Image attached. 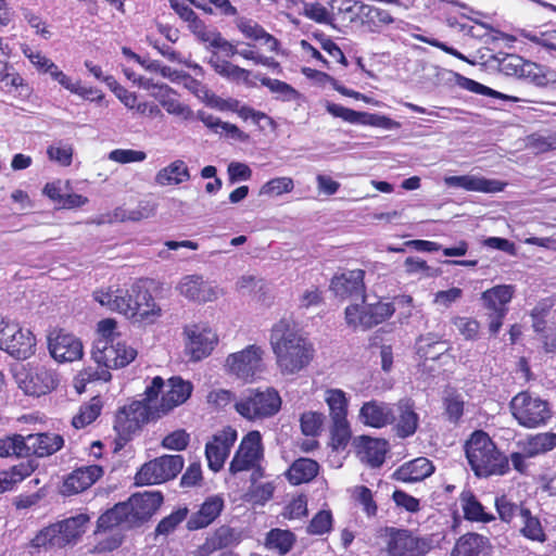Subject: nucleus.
<instances>
[{
  "label": "nucleus",
  "mask_w": 556,
  "mask_h": 556,
  "mask_svg": "<svg viewBox=\"0 0 556 556\" xmlns=\"http://www.w3.org/2000/svg\"><path fill=\"white\" fill-rule=\"evenodd\" d=\"M73 153V146L62 140L54 142L47 149L49 160L61 166H70L72 164Z\"/></svg>",
  "instance_id": "obj_55"
},
{
  "label": "nucleus",
  "mask_w": 556,
  "mask_h": 556,
  "mask_svg": "<svg viewBox=\"0 0 556 556\" xmlns=\"http://www.w3.org/2000/svg\"><path fill=\"white\" fill-rule=\"evenodd\" d=\"M468 463L477 477L503 476L509 470V459L495 445L491 437L473 431L465 444Z\"/></svg>",
  "instance_id": "obj_3"
},
{
  "label": "nucleus",
  "mask_w": 556,
  "mask_h": 556,
  "mask_svg": "<svg viewBox=\"0 0 556 556\" xmlns=\"http://www.w3.org/2000/svg\"><path fill=\"white\" fill-rule=\"evenodd\" d=\"M7 332L1 349L17 358H27L34 353L36 338L29 329H23L16 323L7 324Z\"/></svg>",
  "instance_id": "obj_23"
},
{
  "label": "nucleus",
  "mask_w": 556,
  "mask_h": 556,
  "mask_svg": "<svg viewBox=\"0 0 556 556\" xmlns=\"http://www.w3.org/2000/svg\"><path fill=\"white\" fill-rule=\"evenodd\" d=\"M294 189V181L291 177H275L263 184L258 190L260 197L276 198L290 193Z\"/></svg>",
  "instance_id": "obj_49"
},
{
  "label": "nucleus",
  "mask_w": 556,
  "mask_h": 556,
  "mask_svg": "<svg viewBox=\"0 0 556 556\" xmlns=\"http://www.w3.org/2000/svg\"><path fill=\"white\" fill-rule=\"evenodd\" d=\"M26 457V437L21 434H14L0 439V457Z\"/></svg>",
  "instance_id": "obj_53"
},
{
  "label": "nucleus",
  "mask_w": 556,
  "mask_h": 556,
  "mask_svg": "<svg viewBox=\"0 0 556 556\" xmlns=\"http://www.w3.org/2000/svg\"><path fill=\"white\" fill-rule=\"evenodd\" d=\"M184 468L181 455H164L146 463L137 472V484H159L174 479Z\"/></svg>",
  "instance_id": "obj_12"
},
{
  "label": "nucleus",
  "mask_w": 556,
  "mask_h": 556,
  "mask_svg": "<svg viewBox=\"0 0 556 556\" xmlns=\"http://www.w3.org/2000/svg\"><path fill=\"white\" fill-rule=\"evenodd\" d=\"M228 530H219L215 535L207 538L205 542L200 545L193 553L192 556H210L217 549H220L227 545L225 536Z\"/></svg>",
  "instance_id": "obj_58"
},
{
  "label": "nucleus",
  "mask_w": 556,
  "mask_h": 556,
  "mask_svg": "<svg viewBox=\"0 0 556 556\" xmlns=\"http://www.w3.org/2000/svg\"><path fill=\"white\" fill-rule=\"evenodd\" d=\"M33 471V467L29 464H20L13 466L10 470L0 472V493L11 490L14 484L21 482L28 477Z\"/></svg>",
  "instance_id": "obj_51"
},
{
  "label": "nucleus",
  "mask_w": 556,
  "mask_h": 556,
  "mask_svg": "<svg viewBox=\"0 0 556 556\" xmlns=\"http://www.w3.org/2000/svg\"><path fill=\"white\" fill-rule=\"evenodd\" d=\"M102 402L100 397L94 396L88 403L80 406L79 412L73 417L72 424L76 429L84 428L93 422L100 415Z\"/></svg>",
  "instance_id": "obj_46"
},
{
  "label": "nucleus",
  "mask_w": 556,
  "mask_h": 556,
  "mask_svg": "<svg viewBox=\"0 0 556 556\" xmlns=\"http://www.w3.org/2000/svg\"><path fill=\"white\" fill-rule=\"evenodd\" d=\"M180 295L199 303L216 301L222 290L213 282L206 281L202 276L189 275L181 278L177 285Z\"/></svg>",
  "instance_id": "obj_22"
},
{
  "label": "nucleus",
  "mask_w": 556,
  "mask_h": 556,
  "mask_svg": "<svg viewBox=\"0 0 556 556\" xmlns=\"http://www.w3.org/2000/svg\"><path fill=\"white\" fill-rule=\"evenodd\" d=\"M192 384L180 377H172L166 382L161 377L153 378L146 389V395L161 417L184 404L192 393Z\"/></svg>",
  "instance_id": "obj_4"
},
{
  "label": "nucleus",
  "mask_w": 556,
  "mask_h": 556,
  "mask_svg": "<svg viewBox=\"0 0 556 556\" xmlns=\"http://www.w3.org/2000/svg\"><path fill=\"white\" fill-rule=\"evenodd\" d=\"M459 501L467 520L486 523L495 519L493 514L484 510V507L471 491H464Z\"/></svg>",
  "instance_id": "obj_39"
},
{
  "label": "nucleus",
  "mask_w": 556,
  "mask_h": 556,
  "mask_svg": "<svg viewBox=\"0 0 556 556\" xmlns=\"http://www.w3.org/2000/svg\"><path fill=\"white\" fill-rule=\"evenodd\" d=\"M516 289L511 285H497L482 292L481 302L488 313V328L493 336L497 334L508 313V304Z\"/></svg>",
  "instance_id": "obj_10"
},
{
  "label": "nucleus",
  "mask_w": 556,
  "mask_h": 556,
  "mask_svg": "<svg viewBox=\"0 0 556 556\" xmlns=\"http://www.w3.org/2000/svg\"><path fill=\"white\" fill-rule=\"evenodd\" d=\"M545 308L541 305L535 306L531 312L534 331L540 333V340L544 344L546 352L556 351V327L554 324L547 325L543 319Z\"/></svg>",
  "instance_id": "obj_38"
},
{
  "label": "nucleus",
  "mask_w": 556,
  "mask_h": 556,
  "mask_svg": "<svg viewBox=\"0 0 556 556\" xmlns=\"http://www.w3.org/2000/svg\"><path fill=\"white\" fill-rule=\"evenodd\" d=\"M117 323L112 318H106L98 323V339L94 343L111 344L113 341L122 339L121 334L116 331Z\"/></svg>",
  "instance_id": "obj_59"
},
{
  "label": "nucleus",
  "mask_w": 556,
  "mask_h": 556,
  "mask_svg": "<svg viewBox=\"0 0 556 556\" xmlns=\"http://www.w3.org/2000/svg\"><path fill=\"white\" fill-rule=\"evenodd\" d=\"M395 307L390 302H378L376 304L358 305L353 304L345 308V320L349 326L355 329H369L391 317Z\"/></svg>",
  "instance_id": "obj_13"
},
{
  "label": "nucleus",
  "mask_w": 556,
  "mask_h": 556,
  "mask_svg": "<svg viewBox=\"0 0 556 556\" xmlns=\"http://www.w3.org/2000/svg\"><path fill=\"white\" fill-rule=\"evenodd\" d=\"M153 97H155L168 114L178 116L182 119H189L192 117L191 109L187 104L180 102L176 98V93L166 85L160 86L159 91L154 92Z\"/></svg>",
  "instance_id": "obj_37"
},
{
  "label": "nucleus",
  "mask_w": 556,
  "mask_h": 556,
  "mask_svg": "<svg viewBox=\"0 0 556 556\" xmlns=\"http://www.w3.org/2000/svg\"><path fill=\"white\" fill-rule=\"evenodd\" d=\"M260 80L263 86L267 87L273 93L276 94L277 99L281 101H295L299 100L301 97L300 92L296 89H294L291 85L282 80L269 77H262Z\"/></svg>",
  "instance_id": "obj_52"
},
{
  "label": "nucleus",
  "mask_w": 556,
  "mask_h": 556,
  "mask_svg": "<svg viewBox=\"0 0 556 556\" xmlns=\"http://www.w3.org/2000/svg\"><path fill=\"white\" fill-rule=\"evenodd\" d=\"M186 351L194 361L208 356L218 342L216 331L207 324L200 323L185 327Z\"/></svg>",
  "instance_id": "obj_16"
},
{
  "label": "nucleus",
  "mask_w": 556,
  "mask_h": 556,
  "mask_svg": "<svg viewBox=\"0 0 556 556\" xmlns=\"http://www.w3.org/2000/svg\"><path fill=\"white\" fill-rule=\"evenodd\" d=\"M333 528V516L331 510L321 509L314 515L306 531L311 535L328 534Z\"/></svg>",
  "instance_id": "obj_54"
},
{
  "label": "nucleus",
  "mask_w": 556,
  "mask_h": 556,
  "mask_svg": "<svg viewBox=\"0 0 556 556\" xmlns=\"http://www.w3.org/2000/svg\"><path fill=\"white\" fill-rule=\"evenodd\" d=\"M210 64L214 68V71L223 76L224 78L237 83L244 84L247 86H252V81L250 79L251 72L242 68L238 65L232 64L229 61L220 59L218 55L214 54L210 59Z\"/></svg>",
  "instance_id": "obj_36"
},
{
  "label": "nucleus",
  "mask_w": 556,
  "mask_h": 556,
  "mask_svg": "<svg viewBox=\"0 0 556 556\" xmlns=\"http://www.w3.org/2000/svg\"><path fill=\"white\" fill-rule=\"evenodd\" d=\"M444 184L470 192L496 193L504 190L506 184L497 179H489L479 175L446 176Z\"/></svg>",
  "instance_id": "obj_25"
},
{
  "label": "nucleus",
  "mask_w": 556,
  "mask_h": 556,
  "mask_svg": "<svg viewBox=\"0 0 556 556\" xmlns=\"http://www.w3.org/2000/svg\"><path fill=\"white\" fill-rule=\"evenodd\" d=\"M93 299L112 312L123 314L134 324L151 325L162 315L152 294L136 283L130 290L109 286L93 292Z\"/></svg>",
  "instance_id": "obj_2"
},
{
  "label": "nucleus",
  "mask_w": 556,
  "mask_h": 556,
  "mask_svg": "<svg viewBox=\"0 0 556 556\" xmlns=\"http://www.w3.org/2000/svg\"><path fill=\"white\" fill-rule=\"evenodd\" d=\"M89 517L79 514L42 529L33 540L34 547H63L75 543L86 531Z\"/></svg>",
  "instance_id": "obj_7"
},
{
  "label": "nucleus",
  "mask_w": 556,
  "mask_h": 556,
  "mask_svg": "<svg viewBox=\"0 0 556 556\" xmlns=\"http://www.w3.org/2000/svg\"><path fill=\"white\" fill-rule=\"evenodd\" d=\"M191 179L190 169L184 160L177 159L159 169L154 181L160 187L179 186Z\"/></svg>",
  "instance_id": "obj_31"
},
{
  "label": "nucleus",
  "mask_w": 556,
  "mask_h": 556,
  "mask_svg": "<svg viewBox=\"0 0 556 556\" xmlns=\"http://www.w3.org/2000/svg\"><path fill=\"white\" fill-rule=\"evenodd\" d=\"M237 441V431L226 427L216 432L205 445V455L211 470L219 471Z\"/></svg>",
  "instance_id": "obj_20"
},
{
  "label": "nucleus",
  "mask_w": 556,
  "mask_h": 556,
  "mask_svg": "<svg viewBox=\"0 0 556 556\" xmlns=\"http://www.w3.org/2000/svg\"><path fill=\"white\" fill-rule=\"evenodd\" d=\"M295 541L294 534L288 530L273 529L267 533L266 547L277 551L279 554H287Z\"/></svg>",
  "instance_id": "obj_47"
},
{
  "label": "nucleus",
  "mask_w": 556,
  "mask_h": 556,
  "mask_svg": "<svg viewBox=\"0 0 556 556\" xmlns=\"http://www.w3.org/2000/svg\"><path fill=\"white\" fill-rule=\"evenodd\" d=\"M163 503L161 492H143L137 493L124 502L128 523L136 527L148 520L160 508Z\"/></svg>",
  "instance_id": "obj_19"
},
{
  "label": "nucleus",
  "mask_w": 556,
  "mask_h": 556,
  "mask_svg": "<svg viewBox=\"0 0 556 556\" xmlns=\"http://www.w3.org/2000/svg\"><path fill=\"white\" fill-rule=\"evenodd\" d=\"M365 271L362 269L346 270L336 275L330 282V289L341 299L355 298L365 301Z\"/></svg>",
  "instance_id": "obj_24"
},
{
  "label": "nucleus",
  "mask_w": 556,
  "mask_h": 556,
  "mask_svg": "<svg viewBox=\"0 0 556 556\" xmlns=\"http://www.w3.org/2000/svg\"><path fill=\"white\" fill-rule=\"evenodd\" d=\"M172 8L175 12L186 22L189 23V27L194 34L201 37L203 40H211L205 31L203 23L198 18L192 9L186 3H179L178 1L172 0Z\"/></svg>",
  "instance_id": "obj_50"
},
{
  "label": "nucleus",
  "mask_w": 556,
  "mask_h": 556,
  "mask_svg": "<svg viewBox=\"0 0 556 556\" xmlns=\"http://www.w3.org/2000/svg\"><path fill=\"white\" fill-rule=\"evenodd\" d=\"M127 516L123 503H118L99 517L98 530L106 531L115 527L131 528Z\"/></svg>",
  "instance_id": "obj_45"
},
{
  "label": "nucleus",
  "mask_w": 556,
  "mask_h": 556,
  "mask_svg": "<svg viewBox=\"0 0 556 556\" xmlns=\"http://www.w3.org/2000/svg\"><path fill=\"white\" fill-rule=\"evenodd\" d=\"M326 111L333 117H338L353 125H367L382 129H396L400 124L381 114L357 112L330 101L325 102Z\"/></svg>",
  "instance_id": "obj_17"
},
{
  "label": "nucleus",
  "mask_w": 556,
  "mask_h": 556,
  "mask_svg": "<svg viewBox=\"0 0 556 556\" xmlns=\"http://www.w3.org/2000/svg\"><path fill=\"white\" fill-rule=\"evenodd\" d=\"M357 455L363 463L371 467H379L386 457L388 442L382 439H374L362 435L355 440Z\"/></svg>",
  "instance_id": "obj_30"
},
{
  "label": "nucleus",
  "mask_w": 556,
  "mask_h": 556,
  "mask_svg": "<svg viewBox=\"0 0 556 556\" xmlns=\"http://www.w3.org/2000/svg\"><path fill=\"white\" fill-rule=\"evenodd\" d=\"M389 553L391 556H422L426 543L406 530H399L390 539Z\"/></svg>",
  "instance_id": "obj_28"
},
{
  "label": "nucleus",
  "mask_w": 556,
  "mask_h": 556,
  "mask_svg": "<svg viewBox=\"0 0 556 556\" xmlns=\"http://www.w3.org/2000/svg\"><path fill=\"white\" fill-rule=\"evenodd\" d=\"M49 352L60 362H75L84 354L81 341L72 333L63 330H53L48 337Z\"/></svg>",
  "instance_id": "obj_21"
},
{
  "label": "nucleus",
  "mask_w": 556,
  "mask_h": 556,
  "mask_svg": "<svg viewBox=\"0 0 556 556\" xmlns=\"http://www.w3.org/2000/svg\"><path fill=\"white\" fill-rule=\"evenodd\" d=\"M444 414L450 422H458L464 414L463 396L455 393H448L444 397Z\"/></svg>",
  "instance_id": "obj_57"
},
{
  "label": "nucleus",
  "mask_w": 556,
  "mask_h": 556,
  "mask_svg": "<svg viewBox=\"0 0 556 556\" xmlns=\"http://www.w3.org/2000/svg\"><path fill=\"white\" fill-rule=\"evenodd\" d=\"M137 350L123 339L108 344L94 343L92 358L99 366H103L100 372H97L96 379L108 381L111 379L110 369L123 368L129 365L137 356Z\"/></svg>",
  "instance_id": "obj_8"
},
{
  "label": "nucleus",
  "mask_w": 556,
  "mask_h": 556,
  "mask_svg": "<svg viewBox=\"0 0 556 556\" xmlns=\"http://www.w3.org/2000/svg\"><path fill=\"white\" fill-rule=\"evenodd\" d=\"M518 446H525L526 454L534 457L556 447V433L542 432L529 435L527 439L519 441Z\"/></svg>",
  "instance_id": "obj_41"
},
{
  "label": "nucleus",
  "mask_w": 556,
  "mask_h": 556,
  "mask_svg": "<svg viewBox=\"0 0 556 556\" xmlns=\"http://www.w3.org/2000/svg\"><path fill=\"white\" fill-rule=\"evenodd\" d=\"M453 325L465 340L475 341L480 334V323L471 317L456 316L452 319Z\"/></svg>",
  "instance_id": "obj_56"
},
{
  "label": "nucleus",
  "mask_w": 556,
  "mask_h": 556,
  "mask_svg": "<svg viewBox=\"0 0 556 556\" xmlns=\"http://www.w3.org/2000/svg\"><path fill=\"white\" fill-rule=\"evenodd\" d=\"M108 157L119 164L140 163L147 159V153L132 149H115L109 153Z\"/></svg>",
  "instance_id": "obj_60"
},
{
  "label": "nucleus",
  "mask_w": 556,
  "mask_h": 556,
  "mask_svg": "<svg viewBox=\"0 0 556 556\" xmlns=\"http://www.w3.org/2000/svg\"><path fill=\"white\" fill-rule=\"evenodd\" d=\"M202 123L212 129L216 134H226L228 137L235 140L243 141L247 136L236 125L223 122L216 116L202 114L200 116Z\"/></svg>",
  "instance_id": "obj_48"
},
{
  "label": "nucleus",
  "mask_w": 556,
  "mask_h": 556,
  "mask_svg": "<svg viewBox=\"0 0 556 556\" xmlns=\"http://www.w3.org/2000/svg\"><path fill=\"white\" fill-rule=\"evenodd\" d=\"M485 544V539L477 533H467L460 536L451 556H479Z\"/></svg>",
  "instance_id": "obj_44"
},
{
  "label": "nucleus",
  "mask_w": 556,
  "mask_h": 556,
  "mask_svg": "<svg viewBox=\"0 0 556 556\" xmlns=\"http://www.w3.org/2000/svg\"><path fill=\"white\" fill-rule=\"evenodd\" d=\"M520 533L528 540L544 543L547 539L539 517L531 514L528 508L520 509Z\"/></svg>",
  "instance_id": "obj_43"
},
{
  "label": "nucleus",
  "mask_w": 556,
  "mask_h": 556,
  "mask_svg": "<svg viewBox=\"0 0 556 556\" xmlns=\"http://www.w3.org/2000/svg\"><path fill=\"white\" fill-rule=\"evenodd\" d=\"M394 406V414L396 421V431L399 437L407 438L413 435L418 427V415L414 410V405L409 400H401Z\"/></svg>",
  "instance_id": "obj_34"
},
{
  "label": "nucleus",
  "mask_w": 556,
  "mask_h": 556,
  "mask_svg": "<svg viewBox=\"0 0 556 556\" xmlns=\"http://www.w3.org/2000/svg\"><path fill=\"white\" fill-rule=\"evenodd\" d=\"M358 17L371 33H378L382 26L395 21L389 11L365 3H361L358 8Z\"/></svg>",
  "instance_id": "obj_35"
},
{
  "label": "nucleus",
  "mask_w": 556,
  "mask_h": 556,
  "mask_svg": "<svg viewBox=\"0 0 556 556\" xmlns=\"http://www.w3.org/2000/svg\"><path fill=\"white\" fill-rule=\"evenodd\" d=\"M103 473L98 465L77 468L67 476L63 483V493L66 495L76 494L91 486Z\"/></svg>",
  "instance_id": "obj_29"
},
{
  "label": "nucleus",
  "mask_w": 556,
  "mask_h": 556,
  "mask_svg": "<svg viewBox=\"0 0 556 556\" xmlns=\"http://www.w3.org/2000/svg\"><path fill=\"white\" fill-rule=\"evenodd\" d=\"M324 415L316 412H306L301 416V429L305 435H316L320 431Z\"/></svg>",
  "instance_id": "obj_64"
},
{
  "label": "nucleus",
  "mask_w": 556,
  "mask_h": 556,
  "mask_svg": "<svg viewBox=\"0 0 556 556\" xmlns=\"http://www.w3.org/2000/svg\"><path fill=\"white\" fill-rule=\"evenodd\" d=\"M303 15L320 24H329L332 21L331 14L327 8L318 2H305L303 5Z\"/></svg>",
  "instance_id": "obj_63"
},
{
  "label": "nucleus",
  "mask_w": 556,
  "mask_h": 556,
  "mask_svg": "<svg viewBox=\"0 0 556 556\" xmlns=\"http://www.w3.org/2000/svg\"><path fill=\"white\" fill-rule=\"evenodd\" d=\"M358 418L366 426L383 428L395 420L394 406L372 400L363 404Z\"/></svg>",
  "instance_id": "obj_26"
},
{
  "label": "nucleus",
  "mask_w": 556,
  "mask_h": 556,
  "mask_svg": "<svg viewBox=\"0 0 556 556\" xmlns=\"http://www.w3.org/2000/svg\"><path fill=\"white\" fill-rule=\"evenodd\" d=\"M520 71V78H525L538 87H545L556 81V73L554 71L530 61L525 60Z\"/></svg>",
  "instance_id": "obj_42"
},
{
  "label": "nucleus",
  "mask_w": 556,
  "mask_h": 556,
  "mask_svg": "<svg viewBox=\"0 0 556 556\" xmlns=\"http://www.w3.org/2000/svg\"><path fill=\"white\" fill-rule=\"evenodd\" d=\"M463 296V290L452 287L447 290H440L433 294L432 303L438 308H450L454 303L458 302Z\"/></svg>",
  "instance_id": "obj_62"
},
{
  "label": "nucleus",
  "mask_w": 556,
  "mask_h": 556,
  "mask_svg": "<svg viewBox=\"0 0 556 556\" xmlns=\"http://www.w3.org/2000/svg\"><path fill=\"white\" fill-rule=\"evenodd\" d=\"M64 444V440L56 433H34L26 437L28 456L35 454L39 457L58 452Z\"/></svg>",
  "instance_id": "obj_32"
},
{
  "label": "nucleus",
  "mask_w": 556,
  "mask_h": 556,
  "mask_svg": "<svg viewBox=\"0 0 556 556\" xmlns=\"http://www.w3.org/2000/svg\"><path fill=\"white\" fill-rule=\"evenodd\" d=\"M319 465L311 458H299L293 462L287 471L290 483L298 485L314 479L318 473Z\"/></svg>",
  "instance_id": "obj_40"
},
{
  "label": "nucleus",
  "mask_w": 556,
  "mask_h": 556,
  "mask_svg": "<svg viewBox=\"0 0 556 556\" xmlns=\"http://www.w3.org/2000/svg\"><path fill=\"white\" fill-rule=\"evenodd\" d=\"M224 500L219 495L210 496L201 505L198 513L188 520V529L198 530L211 525L222 513Z\"/></svg>",
  "instance_id": "obj_33"
},
{
  "label": "nucleus",
  "mask_w": 556,
  "mask_h": 556,
  "mask_svg": "<svg viewBox=\"0 0 556 556\" xmlns=\"http://www.w3.org/2000/svg\"><path fill=\"white\" fill-rule=\"evenodd\" d=\"M14 378L25 394L34 396L50 393L59 383L56 372L45 365L23 366L15 370Z\"/></svg>",
  "instance_id": "obj_9"
},
{
  "label": "nucleus",
  "mask_w": 556,
  "mask_h": 556,
  "mask_svg": "<svg viewBox=\"0 0 556 556\" xmlns=\"http://www.w3.org/2000/svg\"><path fill=\"white\" fill-rule=\"evenodd\" d=\"M509 407L516 421L528 429L545 426L552 418L549 403L529 391L517 393L511 399Z\"/></svg>",
  "instance_id": "obj_6"
},
{
  "label": "nucleus",
  "mask_w": 556,
  "mask_h": 556,
  "mask_svg": "<svg viewBox=\"0 0 556 556\" xmlns=\"http://www.w3.org/2000/svg\"><path fill=\"white\" fill-rule=\"evenodd\" d=\"M159 418L153 403L148 395L142 401H132L121 407L115 416L114 429L122 437H127L137 431L150 419Z\"/></svg>",
  "instance_id": "obj_11"
},
{
  "label": "nucleus",
  "mask_w": 556,
  "mask_h": 556,
  "mask_svg": "<svg viewBox=\"0 0 556 556\" xmlns=\"http://www.w3.org/2000/svg\"><path fill=\"white\" fill-rule=\"evenodd\" d=\"M263 458L262 435L258 431L249 432L241 441L237 450L229 470L231 473H238L258 467Z\"/></svg>",
  "instance_id": "obj_18"
},
{
  "label": "nucleus",
  "mask_w": 556,
  "mask_h": 556,
  "mask_svg": "<svg viewBox=\"0 0 556 556\" xmlns=\"http://www.w3.org/2000/svg\"><path fill=\"white\" fill-rule=\"evenodd\" d=\"M269 344L283 376L299 374L314 357L312 343L291 318L283 317L273 325Z\"/></svg>",
  "instance_id": "obj_1"
},
{
  "label": "nucleus",
  "mask_w": 556,
  "mask_h": 556,
  "mask_svg": "<svg viewBox=\"0 0 556 556\" xmlns=\"http://www.w3.org/2000/svg\"><path fill=\"white\" fill-rule=\"evenodd\" d=\"M264 351L255 344L228 355L226 358V368L237 378L243 381H252L256 374L262 370V359Z\"/></svg>",
  "instance_id": "obj_14"
},
{
  "label": "nucleus",
  "mask_w": 556,
  "mask_h": 556,
  "mask_svg": "<svg viewBox=\"0 0 556 556\" xmlns=\"http://www.w3.org/2000/svg\"><path fill=\"white\" fill-rule=\"evenodd\" d=\"M279 392L271 387L249 389L236 402L235 408L243 418L256 421L273 417L281 408Z\"/></svg>",
  "instance_id": "obj_5"
},
{
  "label": "nucleus",
  "mask_w": 556,
  "mask_h": 556,
  "mask_svg": "<svg viewBox=\"0 0 556 556\" xmlns=\"http://www.w3.org/2000/svg\"><path fill=\"white\" fill-rule=\"evenodd\" d=\"M434 465L426 457H417L401 465L392 478L404 483L422 481L434 472Z\"/></svg>",
  "instance_id": "obj_27"
},
{
  "label": "nucleus",
  "mask_w": 556,
  "mask_h": 556,
  "mask_svg": "<svg viewBox=\"0 0 556 556\" xmlns=\"http://www.w3.org/2000/svg\"><path fill=\"white\" fill-rule=\"evenodd\" d=\"M188 515V509L186 507L179 508L173 511L169 516L163 518L157 527L156 533L162 535H167L172 533L179 523H181Z\"/></svg>",
  "instance_id": "obj_61"
},
{
  "label": "nucleus",
  "mask_w": 556,
  "mask_h": 556,
  "mask_svg": "<svg viewBox=\"0 0 556 556\" xmlns=\"http://www.w3.org/2000/svg\"><path fill=\"white\" fill-rule=\"evenodd\" d=\"M325 402L329 407L332 420L333 440L339 445H343L350 438V427L346 418L349 405L346 394L340 389H328L325 392Z\"/></svg>",
  "instance_id": "obj_15"
}]
</instances>
